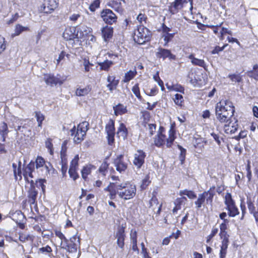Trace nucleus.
Returning <instances> with one entry per match:
<instances>
[{
  "label": "nucleus",
  "instance_id": "bb28decb",
  "mask_svg": "<svg viewBox=\"0 0 258 258\" xmlns=\"http://www.w3.org/2000/svg\"><path fill=\"white\" fill-rule=\"evenodd\" d=\"M117 134L119 137H122L123 139L126 137L127 135V130L125 125L123 123H121L118 128Z\"/></svg>",
  "mask_w": 258,
  "mask_h": 258
},
{
  "label": "nucleus",
  "instance_id": "f03ea898",
  "mask_svg": "<svg viewBox=\"0 0 258 258\" xmlns=\"http://www.w3.org/2000/svg\"><path fill=\"white\" fill-rule=\"evenodd\" d=\"M116 187V195L117 194L119 197L124 200H128L133 198L136 194V187L135 185L130 183H119L117 181V184H115Z\"/></svg>",
  "mask_w": 258,
  "mask_h": 258
},
{
  "label": "nucleus",
  "instance_id": "7ed1b4c3",
  "mask_svg": "<svg viewBox=\"0 0 258 258\" xmlns=\"http://www.w3.org/2000/svg\"><path fill=\"white\" fill-rule=\"evenodd\" d=\"M89 125L88 122L83 121L78 125L77 129L74 126L70 130L71 135L74 136L73 140L76 144H79L84 140L86 132L89 129Z\"/></svg>",
  "mask_w": 258,
  "mask_h": 258
},
{
  "label": "nucleus",
  "instance_id": "0e129e2a",
  "mask_svg": "<svg viewBox=\"0 0 258 258\" xmlns=\"http://www.w3.org/2000/svg\"><path fill=\"white\" fill-rule=\"evenodd\" d=\"M148 128L149 131L150 136H152L156 130V124H149L148 125Z\"/></svg>",
  "mask_w": 258,
  "mask_h": 258
},
{
  "label": "nucleus",
  "instance_id": "c03bdc74",
  "mask_svg": "<svg viewBox=\"0 0 258 258\" xmlns=\"http://www.w3.org/2000/svg\"><path fill=\"white\" fill-rule=\"evenodd\" d=\"M79 160V157L78 155H76L74 158L72 160L70 168L73 169H78V161Z\"/></svg>",
  "mask_w": 258,
  "mask_h": 258
},
{
  "label": "nucleus",
  "instance_id": "a211bd4d",
  "mask_svg": "<svg viewBox=\"0 0 258 258\" xmlns=\"http://www.w3.org/2000/svg\"><path fill=\"white\" fill-rule=\"evenodd\" d=\"M35 165L37 169H40L42 171H44L45 174L49 172L48 167L45 164L44 159L41 157H37L36 159Z\"/></svg>",
  "mask_w": 258,
  "mask_h": 258
},
{
  "label": "nucleus",
  "instance_id": "423d86ee",
  "mask_svg": "<svg viewBox=\"0 0 258 258\" xmlns=\"http://www.w3.org/2000/svg\"><path fill=\"white\" fill-rule=\"evenodd\" d=\"M190 3V9H192V0H175L169 7V11L172 14H176L185 5Z\"/></svg>",
  "mask_w": 258,
  "mask_h": 258
},
{
  "label": "nucleus",
  "instance_id": "5fc2aeb1",
  "mask_svg": "<svg viewBox=\"0 0 258 258\" xmlns=\"http://www.w3.org/2000/svg\"><path fill=\"white\" fill-rule=\"evenodd\" d=\"M218 229L217 228H213L211 234L207 238V242L209 243L211 239L218 233Z\"/></svg>",
  "mask_w": 258,
  "mask_h": 258
},
{
  "label": "nucleus",
  "instance_id": "72a5a7b5",
  "mask_svg": "<svg viewBox=\"0 0 258 258\" xmlns=\"http://www.w3.org/2000/svg\"><path fill=\"white\" fill-rule=\"evenodd\" d=\"M179 195H185L190 199H195L197 197L196 194L192 190L184 189L179 191Z\"/></svg>",
  "mask_w": 258,
  "mask_h": 258
},
{
  "label": "nucleus",
  "instance_id": "09e8293b",
  "mask_svg": "<svg viewBox=\"0 0 258 258\" xmlns=\"http://www.w3.org/2000/svg\"><path fill=\"white\" fill-rule=\"evenodd\" d=\"M76 171L77 169H73L72 168H70L69 170L70 176L74 180H76L79 177V175L77 173Z\"/></svg>",
  "mask_w": 258,
  "mask_h": 258
},
{
  "label": "nucleus",
  "instance_id": "412c9836",
  "mask_svg": "<svg viewBox=\"0 0 258 258\" xmlns=\"http://www.w3.org/2000/svg\"><path fill=\"white\" fill-rule=\"evenodd\" d=\"M9 132L7 123L2 122L0 123V135L2 137V141L6 142V139Z\"/></svg>",
  "mask_w": 258,
  "mask_h": 258
},
{
  "label": "nucleus",
  "instance_id": "4d7b16f0",
  "mask_svg": "<svg viewBox=\"0 0 258 258\" xmlns=\"http://www.w3.org/2000/svg\"><path fill=\"white\" fill-rule=\"evenodd\" d=\"M19 239L22 242H25L27 240H32V237L29 235L21 234L19 236Z\"/></svg>",
  "mask_w": 258,
  "mask_h": 258
},
{
  "label": "nucleus",
  "instance_id": "680f3d73",
  "mask_svg": "<svg viewBox=\"0 0 258 258\" xmlns=\"http://www.w3.org/2000/svg\"><path fill=\"white\" fill-rule=\"evenodd\" d=\"M108 165L106 162H103L99 168L100 172L102 173L103 175H105V172L108 168Z\"/></svg>",
  "mask_w": 258,
  "mask_h": 258
},
{
  "label": "nucleus",
  "instance_id": "de8ad7c7",
  "mask_svg": "<svg viewBox=\"0 0 258 258\" xmlns=\"http://www.w3.org/2000/svg\"><path fill=\"white\" fill-rule=\"evenodd\" d=\"M52 251V250L51 248L49 246L46 245V246L42 247L39 248L38 252L47 254V253L51 252Z\"/></svg>",
  "mask_w": 258,
  "mask_h": 258
},
{
  "label": "nucleus",
  "instance_id": "aec40b11",
  "mask_svg": "<svg viewBox=\"0 0 258 258\" xmlns=\"http://www.w3.org/2000/svg\"><path fill=\"white\" fill-rule=\"evenodd\" d=\"M43 79L46 84L50 86L56 85L59 82V79L51 74L44 75Z\"/></svg>",
  "mask_w": 258,
  "mask_h": 258
},
{
  "label": "nucleus",
  "instance_id": "774afa93",
  "mask_svg": "<svg viewBox=\"0 0 258 258\" xmlns=\"http://www.w3.org/2000/svg\"><path fill=\"white\" fill-rule=\"evenodd\" d=\"M11 120L13 122V124H14L15 125H16V124H20L21 123H22V119H20L18 117L14 116L12 117Z\"/></svg>",
  "mask_w": 258,
  "mask_h": 258
},
{
  "label": "nucleus",
  "instance_id": "052dcab7",
  "mask_svg": "<svg viewBox=\"0 0 258 258\" xmlns=\"http://www.w3.org/2000/svg\"><path fill=\"white\" fill-rule=\"evenodd\" d=\"M100 1L99 0H95L90 6V9L91 11H94L95 10L99 7Z\"/></svg>",
  "mask_w": 258,
  "mask_h": 258
},
{
  "label": "nucleus",
  "instance_id": "dca6fc26",
  "mask_svg": "<svg viewBox=\"0 0 258 258\" xmlns=\"http://www.w3.org/2000/svg\"><path fill=\"white\" fill-rule=\"evenodd\" d=\"M171 29L166 26L164 24L162 25V37L165 42L164 46H166L167 45L168 43L173 38L174 33H170L169 32Z\"/></svg>",
  "mask_w": 258,
  "mask_h": 258
},
{
  "label": "nucleus",
  "instance_id": "20e7f679",
  "mask_svg": "<svg viewBox=\"0 0 258 258\" xmlns=\"http://www.w3.org/2000/svg\"><path fill=\"white\" fill-rule=\"evenodd\" d=\"M175 139V131L171 127L169 131L168 138L167 139H166L165 135L163 134L162 131H161L155 138L154 144L156 146L158 147H162L164 145H166L167 147L170 148L171 147Z\"/></svg>",
  "mask_w": 258,
  "mask_h": 258
},
{
  "label": "nucleus",
  "instance_id": "b1692460",
  "mask_svg": "<svg viewBox=\"0 0 258 258\" xmlns=\"http://www.w3.org/2000/svg\"><path fill=\"white\" fill-rule=\"evenodd\" d=\"M102 35L105 41H107L108 39L111 38L113 34V28L107 26L102 28Z\"/></svg>",
  "mask_w": 258,
  "mask_h": 258
},
{
  "label": "nucleus",
  "instance_id": "9b49d317",
  "mask_svg": "<svg viewBox=\"0 0 258 258\" xmlns=\"http://www.w3.org/2000/svg\"><path fill=\"white\" fill-rule=\"evenodd\" d=\"M156 55L158 58H162L163 60H165L167 58L169 60L176 59V56L172 54L170 50L162 47L158 48Z\"/></svg>",
  "mask_w": 258,
  "mask_h": 258
},
{
  "label": "nucleus",
  "instance_id": "338daca9",
  "mask_svg": "<svg viewBox=\"0 0 258 258\" xmlns=\"http://www.w3.org/2000/svg\"><path fill=\"white\" fill-rule=\"evenodd\" d=\"M229 222L228 220H224V221L220 225V231H224L227 229V223Z\"/></svg>",
  "mask_w": 258,
  "mask_h": 258
},
{
  "label": "nucleus",
  "instance_id": "58836bf2",
  "mask_svg": "<svg viewBox=\"0 0 258 258\" xmlns=\"http://www.w3.org/2000/svg\"><path fill=\"white\" fill-rule=\"evenodd\" d=\"M29 29L28 27H24L21 25L18 24L16 26L14 35L18 36L24 31H29Z\"/></svg>",
  "mask_w": 258,
  "mask_h": 258
},
{
  "label": "nucleus",
  "instance_id": "6e6d98bb",
  "mask_svg": "<svg viewBox=\"0 0 258 258\" xmlns=\"http://www.w3.org/2000/svg\"><path fill=\"white\" fill-rule=\"evenodd\" d=\"M220 33V38L221 40L223 39V36H224V35H225L226 34L232 35V32L230 30H229L228 29L224 28V27H222L221 28Z\"/></svg>",
  "mask_w": 258,
  "mask_h": 258
},
{
  "label": "nucleus",
  "instance_id": "5701e85b",
  "mask_svg": "<svg viewBox=\"0 0 258 258\" xmlns=\"http://www.w3.org/2000/svg\"><path fill=\"white\" fill-rule=\"evenodd\" d=\"M114 114L116 116L121 115L127 112V110L126 106L124 105L119 103L117 105L113 107Z\"/></svg>",
  "mask_w": 258,
  "mask_h": 258
},
{
  "label": "nucleus",
  "instance_id": "f8f14e48",
  "mask_svg": "<svg viewBox=\"0 0 258 258\" xmlns=\"http://www.w3.org/2000/svg\"><path fill=\"white\" fill-rule=\"evenodd\" d=\"M114 164L116 170L119 172L124 171L127 167V163L124 161L123 155L116 156L114 160Z\"/></svg>",
  "mask_w": 258,
  "mask_h": 258
},
{
  "label": "nucleus",
  "instance_id": "c9c22d12",
  "mask_svg": "<svg viewBox=\"0 0 258 258\" xmlns=\"http://www.w3.org/2000/svg\"><path fill=\"white\" fill-rule=\"evenodd\" d=\"M94 167L93 166L88 165L84 167L82 170V176L83 178L86 180L87 178V176L91 173V170Z\"/></svg>",
  "mask_w": 258,
  "mask_h": 258
},
{
  "label": "nucleus",
  "instance_id": "f3484780",
  "mask_svg": "<svg viewBox=\"0 0 258 258\" xmlns=\"http://www.w3.org/2000/svg\"><path fill=\"white\" fill-rule=\"evenodd\" d=\"M215 187L213 186L208 191H204L202 194L204 197L207 205H212L213 200L215 195Z\"/></svg>",
  "mask_w": 258,
  "mask_h": 258
},
{
  "label": "nucleus",
  "instance_id": "864d4df0",
  "mask_svg": "<svg viewBox=\"0 0 258 258\" xmlns=\"http://www.w3.org/2000/svg\"><path fill=\"white\" fill-rule=\"evenodd\" d=\"M247 204L249 212L251 213H253V214H254L255 213H254V210H255V207H254V206L253 203L252 202L251 200H250V199H248V198L247 199Z\"/></svg>",
  "mask_w": 258,
  "mask_h": 258
},
{
  "label": "nucleus",
  "instance_id": "f704fd0d",
  "mask_svg": "<svg viewBox=\"0 0 258 258\" xmlns=\"http://www.w3.org/2000/svg\"><path fill=\"white\" fill-rule=\"evenodd\" d=\"M62 248H64L67 249L69 251L71 252H76L77 249V244L76 243L74 242V243H67L66 244H63L62 246Z\"/></svg>",
  "mask_w": 258,
  "mask_h": 258
},
{
  "label": "nucleus",
  "instance_id": "ea45409f",
  "mask_svg": "<svg viewBox=\"0 0 258 258\" xmlns=\"http://www.w3.org/2000/svg\"><path fill=\"white\" fill-rule=\"evenodd\" d=\"M224 203L226 205V207L235 204L234 200L232 198L231 195L227 192L224 197Z\"/></svg>",
  "mask_w": 258,
  "mask_h": 258
},
{
  "label": "nucleus",
  "instance_id": "6ab92c4d",
  "mask_svg": "<svg viewBox=\"0 0 258 258\" xmlns=\"http://www.w3.org/2000/svg\"><path fill=\"white\" fill-rule=\"evenodd\" d=\"M77 36L76 34V28L74 27H69L65 29L63 33V37L66 40L74 39Z\"/></svg>",
  "mask_w": 258,
  "mask_h": 258
},
{
  "label": "nucleus",
  "instance_id": "473e14b6",
  "mask_svg": "<svg viewBox=\"0 0 258 258\" xmlns=\"http://www.w3.org/2000/svg\"><path fill=\"white\" fill-rule=\"evenodd\" d=\"M137 74L136 69L133 71L130 70L125 74L123 81L124 82H128L133 79Z\"/></svg>",
  "mask_w": 258,
  "mask_h": 258
},
{
  "label": "nucleus",
  "instance_id": "393cba45",
  "mask_svg": "<svg viewBox=\"0 0 258 258\" xmlns=\"http://www.w3.org/2000/svg\"><path fill=\"white\" fill-rule=\"evenodd\" d=\"M115 184H117V181L110 183V184L106 187L104 190L109 192V197L111 199H114L116 197V187Z\"/></svg>",
  "mask_w": 258,
  "mask_h": 258
},
{
  "label": "nucleus",
  "instance_id": "bf43d9fd",
  "mask_svg": "<svg viewBox=\"0 0 258 258\" xmlns=\"http://www.w3.org/2000/svg\"><path fill=\"white\" fill-rule=\"evenodd\" d=\"M90 65L93 66V64L90 63L89 60L88 59L84 58L83 60V66H84L86 72H89L90 71Z\"/></svg>",
  "mask_w": 258,
  "mask_h": 258
},
{
  "label": "nucleus",
  "instance_id": "2f4dec72",
  "mask_svg": "<svg viewBox=\"0 0 258 258\" xmlns=\"http://www.w3.org/2000/svg\"><path fill=\"white\" fill-rule=\"evenodd\" d=\"M102 70L108 71L109 68L113 64V62L111 60H105L103 62H98Z\"/></svg>",
  "mask_w": 258,
  "mask_h": 258
},
{
  "label": "nucleus",
  "instance_id": "1a4fd4ad",
  "mask_svg": "<svg viewBox=\"0 0 258 258\" xmlns=\"http://www.w3.org/2000/svg\"><path fill=\"white\" fill-rule=\"evenodd\" d=\"M105 132L109 145H112L114 141L115 127L114 121L110 119L105 126Z\"/></svg>",
  "mask_w": 258,
  "mask_h": 258
},
{
  "label": "nucleus",
  "instance_id": "0eeeda50",
  "mask_svg": "<svg viewBox=\"0 0 258 258\" xmlns=\"http://www.w3.org/2000/svg\"><path fill=\"white\" fill-rule=\"evenodd\" d=\"M220 236L222 239L220 251V258H225L229 245V235L226 230L220 231Z\"/></svg>",
  "mask_w": 258,
  "mask_h": 258
},
{
  "label": "nucleus",
  "instance_id": "69168bd1",
  "mask_svg": "<svg viewBox=\"0 0 258 258\" xmlns=\"http://www.w3.org/2000/svg\"><path fill=\"white\" fill-rule=\"evenodd\" d=\"M147 17L145 14H140L137 17V20L140 23H142L143 21L146 22Z\"/></svg>",
  "mask_w": 258,
  "mask_h": 258
},
{
  "label": "nucleus",
  "instance_id": "49530a36",
  "mask_svg": "<svg viewBox=\"0 0 258 258\" xmlns=\"http://www.w3.org/2000/svg\"><path fill=\"white\" fill-rule=\"evenodd\" d=\"M175 103L179 106H182V103L183 101V97L181 95L176 94L175 95V98L174 99Z\"/></svg>",
  "mask_w": 258,
  "mask_h": 258
},
{
  "label": "nucleus",
  "instance_id": "c85d7f7f",
  "mask_svg": "<svg viewBox=\"0 0 258 258\" xmlns=\"http://www.w3.org/2000/svg\"><path fill=\"white\" fill-rule=\"evenodd\" d=\"M60 157L61 159V171L62 172L63 176H65L68 169L67 159L66 158H64V152H61L60 154Z\"/></svg>",
  "mask_w": 258,
  "mask_h": 258
},
{
  "label": "nucleus",
  "instance_id": "603ef678",
  "mask_svg": "<svg viewBox=\"0 0 258 258\" xmlns=\"http://www.w3.org/2000/svg\"><path fill=\"white\" fill-rule=\"evenodd\" d=\"M55 234L56 236L59 237L61 241H64L66 243L68 242L67 239L66 238L64 235L62 234V233L60 231H55ZM61 245H63L62 241H61Z\"/></svg>",
  "mask_w": 258,
  "mask_h": 258
},
{
  "label": "nucleus",
  "instance_id": "a19ab883",
  "mask_svg": "<svg viewBox=\"0 0 258 258\" xmlns=\"http://www.w3.org/2000/svg\"><path fill=\"white\" fill-rule=\"evenodd\" d=\"M35 117L38 123V126L41 127L42 121L45 118L44 115L40 111L35 112Z\"/></svg>",
  "mask_w": 258,
  "mask_h": 258
},
{
  "label": "nucleus",
  "instance_id": "f257e3e1",
  "mask_svg": "<svg viewBox=\"0 0 258 258\" xmlns=\"http://www.w3.org/2000/svg\"><path fill=\"white\" fill-rule=\"evenodd\" d=\"M234 107L229 100H221L217 103L215 107L216 119L221 123H227L228 120H233Z\"/></svg>",
  "mask_w": 258,
  "mask_h": 258
},
{
  "label": "nucleus",
  "instance_id": "c756f323",
  "mask_svg": "<svg viewBox=\"0 0 258 258\" xmlns=\"http://www.w3.org/2000/svg\"><path fill=\"white\" fill-rule=\"evenodd\" d=\"M226 209L228 211V214L230 217H235L239 213L235 204L226 207Z\"/></svg>",
  "mask_w": 258,
  "mask_h": 258
},
{
  "label": "nucleus",
  "instance_id": "13d9d810",
  "mask_svg": "<svg viewBox=\"0 0 258 258\" xmlns=\"http://www.w3.org/2000/svg\"><path fill=\"white\" fill-rule=\"evenodd\" d=\"M5 49V39L3 37L0 36V53L4 51Z\"/></svg>",
  "mask_w": 258,
  "mask_h": 258
},
{
  "label": "nucleus",
  "instance_id": "4c0bfd02",
  "mask_svg": "<svg viewBox=\"0 0 258 258\" xmlns=\"http://www.w3.org/2000/svg\"><path fill=\"white\" fill-rule=\"evenodd\" d=\"M249 76L258 81V63L253 66L252 70L249 72Z\"/></svg>",
  "mask_w": 258,
  "mask_h": 258
},
{
  "label": "nucleus",
  "instance_id": "a18cd8bd",
  "mask_svg": "<svg viewBox=\"0 0 258 258\" xmlns=\"http://www.w3.org/2000/svg\"><path fill=\"white\" fill-rule=\"evenodd\" d=\"M150 177L147 175L142 180L141 184V188L142 189H145L150 183Z\"/></svg>",
  "mask_w": 258,
  "mask_h": 258
},
{
  "label": "nucleus",
  "instance_id": "e433bc0d",
  "mask_svg": "<svg viewBox=\"0 0 258 258\" xmlns=\"http://www.w3.org/2000/svg\"><path fill=\"white\" fill-rule=\"evenodd\" d=\"M205 202H206V200L203 195L202 194H199L197 200L195 202L196 208L199 209L202 207Z\"/></svg>",
  "mask_w": 258,
  "mask_h": 258
},
{
  "label": "nucleus",
  "instance_id": "e2e57ef3",
  "mask_svg": "<svg viewBox=\"0 0 258 258\" xmlns=\"http://www.w3.org/2000/svg\"><path fill=\"white\" fill-rule=\"evenodd\" d=\"M45 146L48 150H49V152H50V154H53V151H52L53 145H52L50 140L48 139L45 142Z\"/></svg>",
  "mask_w": 258,
  "mask_h": 258
},
{
  "label": "nucleus",
  "instance_id": "cd10ccee",
  "mask_svg": "<svg viewBox=\"0 0 258 258\" xmlns=\"http://www.w3.org/2000/svg\"><path fill=\"white\" fill-rule=\"evenodd\" d=\"M91 90L90 86H87L84 88H79L76 91V94L78 96H83L87 95Z\"/></svg>",
  "mask_w": 258,
  "mask_h": 258
},
{
  "label": "nucleus",
  "instance_id": "9d476101",
  "mask_svg": "<svg viewBox=\"0 0 258 258\" xmlns=\"http://www.w3.org/2000/svg\"><path fill=\"white\" fill-rule=\"evenodd\" d=\"M125 226L123 224L119 225L117 229L115 237L117 239V245L121 249H123L124 245V239Z\"/></svg>",
  "mask_w": 258,
  "mask_h": 258
},
{
  "label": "nucleus",
  "instance_id": "8fccbe9b",
  "mask_svg": "<svg viewBox=\"0 0 258 258\" xmlns=\"http://www.w3.org/2000/svg\"><path fill=\"white\" fill-rule=\"evenodd\" d=\"M132 91L138 98H139L140 100L141 99L142 97L140 94V89L138 84H136L133 87Z\"/></svg>",
  "mask_w": 258,
  "mask_h": 258
},
{
  "label": "nucleus",
  "instance_id": "6e6552de",
  "mask_svg": "<svg viewBox=\"0 0 258 258\" xmlns=\"http://www.w3.org/2000/svg\"><path fill=\"white\" fill-rule=\"evenodd\" d=\"M101 17L103 21L107 24L112 25L117 21V16L109 9L103 10L101 13Z\"/></svg>",
  "mask_w": 258,
  "mask_h": 258
},
{
  "label": "nucleus",
  "instance_id": "2eb2a0df",
  "mask_svg": "<svg viewBox=\"0 0 258 258\" xmlns=\"http://www.w3.org/2000/svg\"><path fill=\"white\" fill-rule=\"evenodd\" d=\"M58 6L57 0H47L43 7L42 11L45 13H51Z\"/></svg>",
  "mask_w": 258,
  "mask_h": 258
},
{
  "label": "nucleus",
  "instance_id": "39448f33",
  "mask_svg": "<svg viewBox=\"0 0 258 258\" xmlns=\"http://www.w3.org/2000/svg\"><path fill=\"white\" fill-rule=\"evenodd\" d=\"M134 40L138 44H143L150 40L151 32L143 25L138 26L135 31Z\"/></svg>",
  "mask_w": 258,
  "mask_h": 258
},
{
  "label": "nucleus",
  "instance_id": "37998d69",
  "mask_svg": "<svg viewBox=\"0 0 258 258\" xmlns=\"http://www.w3.org/2000/svg\"><path fill=\"white\" fill-rule=\"evenodd\" d=\"M228 78L231 81L234 82H240L242 80L241 77L238 74H232L228 76Z\"/></svg>",
  "mask_w": 258,
  "mask_h": 258
},
{
  "label": "nucleus",
  "instance_id": "3c124183",
  "mask_svg": "<svg viewBox=\"0 0 258 258\" xmlns=\"http://www.w3.org/2000/svg\"><path fill=\"white\" fill-rule=\"evenodd\" d=\"M130 238L131 240V243H137V234L136 230L132 229L130 233Z\"/></svg>",
  "mask_w": 258,
  "mask_h": 258
},
{
  "label": "nucleus",
  "instance_id": "79ce46f5",
  "mask_svg": "<svg viewBox=\"0 0 258 258\" xmlns=\"http://www.w3.org/2000/svg\"><path fill=\"white\" fill-rule=\"evenodd\" d=\"M177 146H178V148L180 151V154L179 157V160L182 163L185 160V155H186V150L185 149H184L183 148H182V147L180 145H178Z\"/></svg>",
  "mask_w": 258,
  "mask_h": 258
},
{
  "label": "nucleus",
  "instance_id": "ddd939ff",
  "mask_svg": "<svg viewBox=\"0 0 258 258\" xmlns=\"http://www.w3.org/2000/svg\"><path fill=\"white\" fill-rule=\"evenodd\" d=\"M145 157L146 154L143 150H137L134 155V164L138 168H140L144 163Z\"/></svg>",
  "mask_w": 258,
  "mask_h": 258
},
{
  "label": "nucleus",
  "instance_id": "4468645a",
  "mask_svg": "<svg viewBox=\"0 0 258 258\" xmlns=\"http://www.w3.org/2000/svg\"><path fill=\"white\" fill-rule=\"evenodd\" d=\"M233 120H228V122L225 123L224 126V132L227 134H234L238 128V120L235 118L233 119Z\"/></svg>",
  "mask_w": 258,
  "mask_h": 258
},
{
  "label": "nucleus",
  "instance_id": "7c9ffc66",
  "mask_svg": "<svg viewBox=\"0 0 258 258\" xmlns=\"http://www.w3.org/2000/svg\"><path fill=\"white\" fill-rule=\"evenodd\" d=\"M38 192L34 189H31L28 195V202L31 205L35 204L36 203V198Z\"/></svg>",
  "mask_w": 258,
  "mask_h": 258
},
{
  "label": "nucleus",
  "instance_id": "a878e982",
  "mask_svg": "<svg viewBox=\"0 0 258 258\" xmlns=\"http://www.w3.org/2000/svg\"><path fill=\"white\" fill-rule=\"evenodd\" d=\"M188 58L191 60V62L195 66H198L206 69V64L203 59H198L194 57L193 54L189 55Z\"/></svg>",
  "mask_w": 258,
  "mask_h": 258
},
{
  "label": "nucleus",
  "instance_id": "4be33fe9",
  "mask_svg": "<svg viewBox=\"0 0 258 258\" xmlns=\"http://www.w3.org/2000/svg\"><path fill=\"white\" fill-rule=\"evenodd\" d=\"M187 201V199L185 197H182L176 199L174 201L175 207L172 210L173 214L176 213L178 210H180L181 208V205H184L185 202Z\"/></svg>",
  "mask_w": 258,
  "mask_h": 258
}]
</instances>
